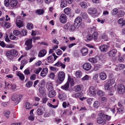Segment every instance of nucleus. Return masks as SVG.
<instances>
[{
	"label": "nucleus",
	"instance_id": "f257e3e1",
	"mask_svg": "<svg viewBox=\"0 0 125 125\" xmlns=\"http://www.w3.org/2000/svg\"><path fill=\"white\" fill-rule=\"evenodd\" d=\"M65 77V74L63 72H59L58 75L57 82L58 83H61L64 81Z\"/></svg>",
	"mask_w": 125,
	"mask_h": 125
},
{
	"label": "nucleus",
	"instance_id": "f03ea898",
	"mask_svg": "<svg viewBox=\"0 0 125 125\" xmlns=\"http://www.w3.org/2000/svg\"><path fill=\"white\" fill-rule=\"evenodd\" d=\"M32 39H28L26 41L25 45L27 46L25 48L26 50H29L32 47Z\"/></svg>",
	"mask_w": 125,
	"mask_h": 125
},
{
	"label": "nucleus",
	"instance_id": "7ed1b4c3",
	"mask_svg": "<svg viewBox=\"0 0 125 125\" xmlns=\"http://www.w3.org/2000/svg\"><path fill=\"white\" fill-rule=\"evenodd\" d=\"M117 90L119 93L122 94L125 92V87L123 84H119L117 87Z\"/></svg>",
	"mask_w": 125,
	"mask_h": 125
},
{
	"label": "nucleus",
	"instance_id": "20e7f679",
	"mask_svg": "<svg viewBox=\"0 0 125 125\" xmlns=\"http://www.w3.org/2000/svg\"><path fill=\"white\" fill-rule=\"evenodd\" d=\"M67 19L66 15L64 14H61L59 18L60 21L63 24L65 23L66 22Z\"/></svg>",
	"mask_w": 125,
	"mask_h": 125
},
{
	"label": "nucleus",
	"instance_id": "39448f33",
	"mask_svg": "<svg viewBox=\"0 0 125 125\" xmlns=\"http://www.w3.org/2000/svg\"><path fill=\"white\" fill-rule=\"evenodd\" d=\"M66 96L63 92H60L59 93L58 97L61 101H63L65 100Z\"/></svg>",
	"mask_w": 125,
	"mask_h": 125
},
{
	"label": "nucleus",
	"instance_id": "423d86ee",
	"mask_svg": "<svg viewBox=\"0 0 125 125\" xmlns=\"http://www.w3.org/2000/svg\"><path fill=\"white\" fill-rule=\"evenodd\" d=\"M82 21V19L80 17H77L75 19L74 24L75 26H79L81 23Z\"/></svg>",
	"mask_w": 125,
	"mask_h": 125
},
{
	"label": "nucleus",
	"instance_id": "0eeeda50",
	"mask_svg": "<svg viewBox=\"0 0 125 125\" xmlns=\"http://www.w3.org/2000/svg\"><path fill=\"white\" fill-rule=\"evenodd\" d=\"M46 88L49 91H53V88L52 83L50 81L48 82L46 85Z\"/></svg>",
	"mask_w": 125,
	"mask_h": 125
},
{
	"label": "nucleus",
	"instance_id": "6e6552de",
	"mask_svg": "<svg viewBox=\"0 0 125 125\" xmlns=\"http://www.w3.org/2000/svg\"><path fill=\"white\" fill-rule=\"evenodd\" d=\"M79 5L81 8L83 9H86L88 7V6L87 3L84 1L80 2L79 3Z\"/></svg>",
	"mask_w": 125,
	"mask_h": 125
},
{
	"label": "nucleus",
	"instance_id": "1a4fd4ad",
	"mask_svg": "<svg viewBox=\"0 0 125 125\" xmlns=\"http://www.w3.org/2000/svg\"><path fill=\"white\" fill-rule=\"evenodd\" d=\"M87 11L90 14H95L97 12L96 9L94 8H89L88 9Z\"/></svg>",
	"mask_w": 125,
	"mask_h": 125
},
{
	"label": "nucleus",
	"instance_id": "9d476101",
	"mask_svg": "<svg viewBox=\"0 0 125 125\" xmlns=\"http://www.w3.org/2000/svg\"><path fill=\"white\" fill-rule=\"evenodd\" d=\"M81 52L83 56H85L87 54L88 51L86 48L84 47L81 49Z\"/></svg>",
	"mask_w": 125,
	"mask_h": 125
},
{
	"label": "nucleus",
	"instance_id": "9b49d317",
	"mask_svg": "<svg viewBox=\"0 0 125 125\" xmlns=\"http://www.w3.org/2000/svg\"><path fill=\"white\" fill-rule=\"evenodd\" d=\"M18 3L17 0H11L10 2V5L12 7H16Z\"/></svg>",
	"mask_w": 125,
	"mask_h": 125
},
{
	"label": "nucleus",
	"instance_id": "f8f14e48",
	"mask_svg": "<svg viewBox=\"0 0 125 125\" xmlns=\"http://www.w3.org/2000/svg\"><path fill=\"white\" fill-rule=\"evenodd\" d=\"M83 68L85 70H89L91 68V64L89 63H85L83 65Z\"/></svg>",
	"mask_w": 125,
	"mask_h": 125
},
{
	"label": "nucleus",
	"instance_id": "ddd939ff",
	"mask_svg": "<svg viewBox=\"0 0 125 125\" xmlns=\"http://www.w3.org/2000/svg\"><path fill=\"white\" fill-rule=\"evenodd\" d=\"M19 18H17L16 19V25L17 26L20 28L21 27L23 26V24L22 21L19 19Z\"/></svg>",
	"mask_w": 125,
	"mask_h": 125
},
{
	"label": "nucleus",
	"instance_id": "4468645a",
	"mask_svg": "<svg viewBox=\"0 0 125 125\" xmlns=\"http://www.w3.org/2000/svg\"><path fill=\"white\" fill-rule=\"evenodd\" d=\"M81 18L84 19H86L88 17V15L86 12H82L80 14Z\"/></svg>",
	"mask_w": 125,
	"mask_h": 125
},
{
	"label": "nucleus",
	"instance_id": "2eb2a0df",
	"mask_svg": "<svg viewBox=\"0 0 125 125\" xmlns=\"http://www.w3.org/2000/svg\"><path fill=\"white\" fill-rule=\"evenodd\" d=\"M117 53V51L115 49H113L110 51L109 52V55L111 57H114Z\"/></svg>",
	"mask_w": 125,
	"mask_h": 125
},
{
	"label": "nucleus",
	"instance_id": "dca6fc26",
	"mask_svg": "<svg viewBox=\"0 0 125 125\" xmlns=\"http://www.w3.org/2000/svg\"><path fill=\"white\" fill-rule=\"evenodd\" d=\"M99 77L101 79L104 80L106 79L107 77V75L104 73L101 72L100 74Z\"/></svg>",
	"mask_w": 125,
	"mask_h": 125
},
{
	"label": "nucleus",
	"instance_id": "f3484780",
	"mask_svg": "<svg viewBox=\"0 0 125 125\" xmlns=\"http://www.w3.org/2000/svg\"><path fill=\"white\" fill-rule=\"evenodd\" d=\"M89 92L92 95H94L96 94L95 89L93 86L90 87L89 89Z\"/></svg>",
	"mask_w": 125,
	"mask_h": 125
},
{
	"label": "nucleus",
	"instance_id": "a211bd4d",
	"mask_svg": "<svg viewBox=\"0 0 125 125\" xmlns=\"http://www.w3.org/2000/svg\"><path fill=\"white\" fill-rule=\"evenodd\" d=\"M11 50L7 51L6 53V56L9 59H11L12 58V55Z\"/></svg>",
	"mask_w": 125,
	"mask_h": 125
},
{
	"label": "nucleus",
	"instance_id": "6ab92c4d",
	"mask_svg": "<svg viewBox=\"0 0 125 125\" xmlns=\"http://www.w3.org/2000/svg\"><path fill=\"white\" fill-rule=\"evenodd\" d=\"M46 51L45 50H43L39 52L38 55L39 57H42L44 56L46 54Z\"/></svg>",
	"mask_w": 125,
	"mask_h": 125
},
{
	"label": "nucleus",
	"instance_id": "aec40b11",
	"mask_svg": "<svg viewBox=\"0 0 125 125\" xmlns=\"http://www.w3.org/2000/svg\"><path fill=\"white\" fill-rule=\"evenodd\" d=\"M107 46L105 44H103L100 47V51L102 52L105 51L107 50Z\"/></svg>",
	"mask_w": 125,
	"mask_h": 125
},
{
	"label": "nucleus",
	"instance_id": "412c9836",
	"mask_svg": "<svg viewBox=\"0 0 125 125\" xmlns=\"http://www.w3.org/2000/svg\"><path fill=\"white\" fill-rule=\"evenodd\" d=\"M63 11L65 14L68 15L71 13V10L69 8H66L64 9Z\"/></svg>",
	"mask_w": 125,
	"mask_h": 125
},
{
	"label": "nucleus",
	"instance_id": "4be33fe9",
	"mask_svg": "<svg viewBox=\"0 0 125 125\" xmlns=\"http://www.w3.org/2000/svg\"><path fill=\"white\" fill-rule=\"evenodd\" d=\"M75 90L76 92L80 91L82 90V86L79 85L76 86L75 87Z\"/></svg>",
	"mask_w": 125,
	"mask_h": 125
},
{
	"label": "nucleus",
	"instance_id": "5701e85b",
	"mask_svg": "<svg viewBox=\"0 0 125 125\" xmlns=\"http://www.w3.org/2000/svg\"><path fill=\"white\" fill-rule=\"evenodd\" d=\"M69 84L68 82H67L64 85L62 86L61 87L63 89L67 90L69 88Z\"/></svg>",
	"mask_w": 125,
	"mask_h": 125
},
{
	"label": "nucleus",
	"instance_id": "b1692460",
	"mask_svg": "<svg viewBox=\"0 0 125 125\" xmlns=\"http://www.w3.org/2000/svg\"><path fill=\"white\" fill-rule=\"evenodd\" d=\"M67 82L70 83L71 86H73V80L72 78H71L69 74H68V81Z\"/></svg>",
	"mask_w": 125,
	"mask_h": 125
},
{
	"label": "nucleus",
	"instance_id": "393cba45",
	"mask_svg": "<svg viewBox=\"0 0 125 125\" xmlns=\"http://www.w3.org/2000/svg\"><path fill=\"white\" fill-rule=\"evenodd\" d=\"M104 87L106 90H110L111 89L112 86L107 82L104 85Z\"/></svg>",
	"mask_w": 125,
	"mask_h": 125
},
{
	"label": "nucleus",
	"instance_id": "a878e982",
	"mask_svg": "<svg viewBox=\"0 0 125 125\" xmlns=\"http://www.w3.org/2000/svg\"><path fill=\"white\" fill-rule=\"evenodd\" d=\"M23 97L22 95H19L17 96V100L16 102V103L17 104H18L21 100Z\"/></svg>",
	"mask_w": 125,
	"mask_h": 125
},
{
	"label": "nucleus",
	"instance_id": "bb28decb",
	"mask_svg": "<svg viewBox=\"0 0 125 125\" xmlns=\"http://www.w3.org/2000/svg\"><path fill=\"white\" fill-rule=\"evenodd\" d=\"M16 75L18 76L20 79L21 80H23L24 79V76L21 73L20 71H19L16 73Z\"/></svg>",
	"mask_w": 125,
	"mask_h": 125
},
{
	"label": "nucleus",
	"instance_id": "cd10ccee",
	"mask_svg": "<svg viewBox=\"0 0 125 125\" xmlns=\"http://www.w3.org/2000/svg\"><path fill=\"white\" fill-rule=\"evenodd\" d=\"M118 22L119 24L122 25V26L125 25V20H123L122 18L120 19L118 21Z\"/></svg>",
	"mask_w": 125,
	"mask_h": 125
},
{
	"label": "nucleus",
	"instance_id": "c85d7f7f",
	"mask_svg": "<svg viewBox=\"0 0 125 125\" xmlns=\"http://www.w3.org/2000/svg\"><path fill=\"white\" fill-rule=\"evenodd\" d=\"M47 61L49 63H52L53 61V57L52 55L49 56L47 58Z\"/></svg>",
	"mask_w": 125,
	"mask_h": 125
},
{
	"label": "nucleus",
	"instance_id": "c756f323",
	"mask_svg": "<svg viewBox=\"0 0 125 125\" xmlns=\"http://www.w3.org/2000/svg\"><path fill=\"white\" fill-rule=\"evenodd\" d=\"M77 26H75L74 24L73 25H70V27H69V30L70 31H75Z\"/></svg>",
	"mask_w": 125,
	"mask_h": 125
},
{
	"label": "nucleus",
	"instance_id": "7c9ffc66",
	"mask_svg": "<svg viewBox=\"0 0 125 125\" xmlns=\"http://www.w3.org/2000/svg\"><path fill=\"white\" fill-rule=\"evenodd\" d=\"M76 76L78 78L81 77L82 75V73L81 71H76L75 73Z\"/></svg>",
	"mask_w": 125,
	"mask_h": 125
},
{
	"label": "nucleus",
	"instance_id": "2f4dec72",
	"mask_svg": "<svg viewBox=\"0 0 125 125\" xmlns=\"http://www.w3.org/2000/svg\"><path fill=\"white\" fill-rule=\"evenodd\" d=\"M97 122L99 124H101L103 122L104 124L105 123V122L104 121L103 119L101 117H98L97 118Z\"/></svg>",
	"mask_w": 125,
	"mask_h": 125
},
{
	"label": "nucleus",
	"instance_id": "473e14b6",
	"mask_svg": "<svg viewBox=\"0 0 125 125\" xmlns=\"http://www.w3.org/2000/svg\"><path fill=\"white\" fill-rule=\"evenodd\" d=\"M44 10L42 9L37 10L36 11V13L39 15L42 14L44 13Z\"/></svg>",
	"mask_w": 125,
	"mask_h": 125
},
{
	"label": "nucleus",
	"instance_id": "72a5a7b5",
	"mask_svg": "<svg viewBox=\"0 0 125 125\" xmlns=\"http://www.w3.org/2000/svg\"><path fill=\"white\" fill-rule=\"evenodd\" d=\"M60 6L62 8H64L67 6V3L66 1L63 0H61Z\"/></svg>",
	"mask_w": 125,
	"mask_h": 125
},
{
	"label": "nucleus",
	"instance_id": "f704fd0d",
	"mask_svg": "<svg viewBox=\"0 0 125 125\" xmlns=\"http://www.w3.org/2000/svg\"><path fill=\"white\" fill-rule=\"evenodd\" d=\"M125 67V66L124 64H121L118 65L117 68H115L116 70H123Z\"/></svg>",
	"mask_w": 125,
	"mask_h": 125
},
{
	"label": "nucleus",
	"instance_id": "c9c22d12",
	"mask_svg": "<svg viewBox=\"0 0 125 125\" xmlns=\"http://www.w3.org/2000/svg\"><path fill=\"white\" fill-rule=\"evenodd\" d=\"M49 96L50 98H52L55 96V94L54 91H49Z\"/></svg>",
	"mask_w": 125,
	"mask_h": 125
},
{
	"label": "nucleus",
	"instance_id": "e433bc0d",
	"mask_svg": "<svg viewBox=\"0 0 125 125\" xmlns=\"http://www.w3.org/2000/svg\"><path fill=\"white\" fill-rule=\"evenodd\" d=\"M12 56H16L18 55L17 51L15 50L12 49L11 50Z\"/></svg>",
	"mask_w": 125,
	"mask_h": 125
},
{
	"label": "nucleus",
	"instance_id": "4c0bfd02",
	"mask_svg": "<svg viewBox=\"0 0 125 125\" xmlns=\"http://www.w3.org/2000/svg\"><path fill=\"white\" fill-rule=\"evenodd\" d=\"M39 92L41 94H43L45 92V90L44 88L43 87H40L39 89Z\"/></svg>",
	"mask_w": 125,
	"mask_h": 125
},
{
	"label": "nucleus",
	"instance_id": "58836bf2",
	"mask_svg": "<svg viewBox=\"0 0 125 125\" xmlns=\"http://www.w3.org/2000/svg\"><path fill=\"white\" fill-rule=\"evenodd\" d=\"M25 107L27 109H29L31 108V105L28 102H26L25 103Z\"/></svg>",
	"mask_w": 125,
	"mask_h": 125
},
{
	"label": "nucleus",
	"instance_id": "ea45409f",
	"mask_svg": "<svg viewBox=\"0 0 125 125\" xmlns=\"http://www.w3.org/2000/svg\"><path fill=\"white\" fill-rule=\"evenodd\" d=\"M55 65H56L57 66H58V65H60L63 68H64L65 67V65L64 64H63V63H59V62H58L57 63H56Z\"/></svg>",
	"mask_w": 125,
	"mask_h": 125
},
{
	"label": "nucleus",
	"instance_id": "a19ab883",
	"mask_svg": "<svg viewBox=\"0 0 125 125\" xmlns=\"http://www.w3.org/2000/svg\"><path fill=\"white\" fill-rule=\"evenodd\" d=\"M13 34L16 36H18L20 35L21 32L18 30H15L13 31Z\"/></svg>",
	"mask_w": 125,
	"mask_h": 125
},
{
	"label": "nucleus",
	"instance_id": "79ce46f5",
	"mask_svg": "<svg viewBox=\"0 0 125 125\" xmlns=\"http://www.w3.org/2000/svg\"><path fill=\"white\" fill-rule=\"evenodd\" d=\"M86 38L87 39V41H90L92 39L93 37L91 35L89 34L86 36Z\"/></svg>",
	"mask_w": 125,
	"mask_h": 125
},
{
	"label": "nucleus",
	"instance_id": "37998d69",
	"mask_svg": "<svg viewBox=\"0 0 125 125\" xmlns=\"http://www.w3.org/2000/svg\"><path fill=\"white\" fill-rule=\"evenodd\" d=\"M48 71H42L41 73V76L43 77H45Z\"/></svg>",
	"mask_w": 125,
	"mask_h": 125
},
{
	"label": "nucleus",
	"instance_id": "c03bdc74",
	"mask_svg": "<svg viewBox=\"0 0 125 125\" xmlns=\"http://www.w3.org/2000/svg\"><path fill=\"white\" fill-rule=\"evenodd\" d=\"M32 82L31 81H29L26 83V85L27 87H30L32 86Z\"/></svg>",
	"mask_w": 125,
	"mask_h": 125
},
{
	"label": "nucleus",
	"instance_id": "a18cd8bd",
	"mask_svg": "<svg viewBox=\"0 0 125 125\" xmlns=\"http://www.w3.org/2000/svg\"><path fill=\"white\" fill-rule=\"evenodd\" d=\"M97 94L100 96H103L104 94V92L101 90L98 91L97 93Z\"/></svg>",
	"mask_w": 125,
	"mask_h": 125
},
{
	"label": "nucleus",
	"instance_id": "49530a36",
	"mask_svg": "<svg viewBox=\"0 0 125 125\" xmlns=\"http://www.w3.org/2000/svg\"><path fill=\"white\" fill-rule=\"evenodd\" d=\"M10 112L9 111H5L4 112V115L7 118H8L9 117V114H10Z\"/></svg>",
	"mask_w": 125,
	"mask_h": 125
},
{
	"label": "nucleus",
	"instance_id": "de8ad7c7",
	"mask_svg": "<svg viewBox=\"0 0 125 125\" xmlns=\"http://www.w3.org/2000/svg\"><path fill=\"white\" fill-rule=\"evenodd\" d=\"M89 60L93 63H95L97 62V60L95 58H90L89 59Z\"/></svg>",
	"mask_w": 125,
	"mask_h": 125
},
{
	"label": "nucleus",
	"instance_id": "09e8293b",
	"mask_svg": "<svg viewBox=\"0 0 125 125\" xmlns=\"http://www.w3.org/2000/svg\"><path fill=\"white\" fill-rule=\"evenodd\" d=\"M97 36L98 33L96 32H94L92 35L93 38L95 40L97 39Z\"/></svg>",
	"mask_w": 125,
	"mask_h": 125
},
{
	"label": "nucleus",
	"instance_id": "8fccbe9b",
	"mask_svg": "<svg viewBox=\"0 0 125 125\" xmlns=\"http://www.w3.org/2000/svg\"><path fill=\"white\" fill-rule=\"evenodd\" d=\"M33 27V24L31 23H28L27 26V28L28 29L31 30L32 29Z\"/></svg>",
	"mask_w": 125,
	"mask_h": 125
},
{
	"label": "nucleus",
	"instance_id": "3c124183",
	"mask_svg": "<svg viewBox=\"0 0 125 125\" xmlns=\"http://www.w3.org/2000/svg\"><path fill=\"white\" fill-rule=\"evenodd\" d=\"M10 39L11 40L15 39L17 38L12 35V33H10L9 34Z\"/></svg>",
	"mask_w": 125,
	"mask_h": 125
},
{
	"label": "nucleus",
	"instance_id": "603ef678",
	"mask_svg": "<svg viewBox=\"0 0 125 125\" xmlns=\"http://www.w3.org/2000/svg\"><path fill=\"white\" fill-rule=\"evenodd\" d=\"M107 82L112 86V85L115 83V82L114 79H110Z\"/></svg>",
	"mask_w": 125,
	"mask_h": 125
},
{
	"label": "nucleus",
	"instance_id": "864d4df0",
	"mask_svg": "<svg viewBox=\"0 0 125 125\" xmlns=\"http://www.w3.org/2000/svg\"><path fill=\"white\" fill-rule=\"evenodd\" d=\"M43 111L42 109L39 108L37 110V113L38 115H41L42 114Z\"/></svg>",
	"mask_w": 125,
	"mask_h": 125
},
{
	"label": "nucleus",
	"instance_id": "5fc2aeb1",
	"mask_svg": "<svg viewBox=\"0 0 125 125\" xmlns=\"http://www.w3.org/2000/svg\"><path fill=\"white\" fill-rule=\"evenodd\" d=\"M99 103L98 101H96L94 102V106L95 107L97 108L99 106Z\"/></svg>",
	"mask_w": 125,
	"mask_h": 125
},
{
	"label": "nucleus",
	"instance_id": "6e6d98bb",
	"mask_svg": "<svg viewBox=\"0 0 125 125\" xmlns=\"http://www.w3.org/2000/svg\"><path fill=\"white\" fill-rule=\"evenodd\" d=\"M70 25L69 23H67L64 26V28L66 30H69Z\"/></svg>",
	"mask_w": 125,
	"mask_h": 125
},
{
	"label": "nucleus",
	"instance_id": "4d7b16f0",
	"mask_svg": "<svg viewBox=\"0 0 125 125\" xmlns=\"http://www.w3.org/2000/svg\"><path fill=\"white\" fill-rule=\"evenodd\" d=\"M11 25L8 22L5 23L4 24L5 27L7 28H10Z\"/></svg>",
	"mask_w": 125,
	"mask_h": 125
},
{
	"label": "nucleus",
	"instance_id": "13d9d810",
	"mask_svg": "<svg viewBox=\"0 0 125 125\" xmlns=\"http://www.w3.org/2000/svg\"><path fill=\"white\" fill-rule=\"evenodd\" d=\"M118 12V10L117 9L115 8L113 10L112 12V14L113 15H115Z\"/></svg>",
	"mask_w": 125,
	"mask_h": 125
},
{
	"label": "nucleus",
	"instance_id": "bf43d9fd",
	"mask_svg": "<svg viewBox=\"0 0 125 125\" xmlns=\"http://www.w3.org/2000/svg\"><path fill=\"white\" fill-rule=\"evenodd\" d=\"M125 14V13L124 11H120L119 12L118 15L119 17H122Z\"/></svg>",
	"mask_w": 125,
	"mask_h": 125
},
{
	"label": "nucleus",
	"instance_id": "052dcab7",
	"mask_svg": "<svg viewBox=\"0 0 125 125\" xmlns=\"http://www.w3.org/2000/svg\"><path fill=\"white\" fill-rule=\"evenodd\" d=\"M47 105L50 107H52V108H55L58 106L57 105H52V104H51L49 103H48L47 104Z\"/></svg>",
	"mask_w": 125,
	"mask_h": 125
},
{
	"label": "nucleus",
	"instance_id": "680f3d73",
	"mask_svg": "<svg viewBox=\"0 0 125 125\" xmlns=\"http://www.w3.org/2000/svg\"><path fill=\"white\" fill-rule=\"evenodd\" d=\"M62 53V51L60 49H58L56 51V53L57 55H60Z\"/></svg>",
	"mask_w": 125,
	"mask_h": 125
},
{
	"label": "nucleus",
	"instance_id": "e2e57ef3",
	"mask_svg": "<svg viewBox=\"0 0 125 125\" xmlns=\"http://www.w3.org/2000/svg\"><path fill=\"white\" fill-rule=\"evenodd\" d=\"M93 99L92 98H90L87 100V103L89 104H91L92 103Z\"/></svg>",
	"mask_w": 125,
	"mask_h": 125
},
{
	"label": "nucleus",
	"instance_id": "0e129e2a",
	"mask_svg": "<svg viewBox=\"0 0 125 125\" xmlns=\"http://www.w3.org/2000/svg\"><path fill=\"white\" fill-rule=\"evenodd\" d=\"M10 87H9V89H11L12 90H14L16 88V86L15 85H10Z\"/></svg>",
	"mask_w": 125,
	"mask_h": 125
},
{
	"label": "nucleus",
	"instance_id": "69168bd1",
	"mask_svg": "<svg viewBox=\"0 0 125 125\" xmlns=\"http://www.w3.org/2000/svg\"><path fill=\"white\" fill-rule=\"evenodd\" d=\"M55 75L53 73H51L49 75V77L52 79H54Z\"/></svg>",
	"mask_w": 125,
	"mask_h": 125
},
{
	"label": "nucleus",
	"instance_id": "338daca9",
	"mask_svg": "<svg viewBox=\"0 0 125 125\" xmlns=\"http://www.w3.org/2000/svg\"><path fill=\"white\" fill-rule=\"evenodd\" d=\"M27 62V61L26 60H24L21 61V64L24 66L26 64Z\"/></svg>",
	"mask_w": 125,
	"mask_h": 125
},
{
	"label": "nucleus",
	"instance_id": "774afa93",
	"mask_svg": "<svg viewBox=\"0 0 125 125\" xmlns=\"http://www.w3.org/2000/svg\"><path fill=\"white\" fill-rule=\"evenodd\" d=\"M9 0H4V4L6 7L9 5Z\"/></svg>",
	"mask_w": 125,
	"mask_h": 125
}]
</instances>
